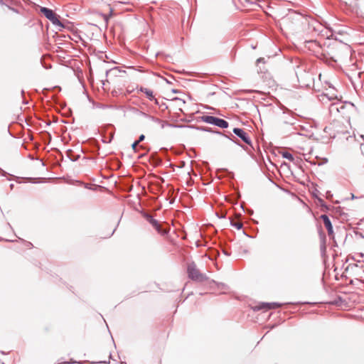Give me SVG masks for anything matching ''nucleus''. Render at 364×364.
<instances>
[{
    "label": "nucleus",
    "mask_w": 364,
    "mask_h": 364,
    "mask_svg": "<svg viewBox=\"0 0 364 364\" xmlns=\"http://www.w3.org/2000/svg\"><path fill=\"white\" fill-rule=\"evenodd\" d=\"M230 141L235 144L237 146L241 147L246 151L250 155L253 154V151L256 150L261 152L258 141L255 145L251 138H228Z\"/></svg>",
    "instance_id": "1"
},
{
    "label": "nucleus",
    "mask_w": 364,
    "mask_h": 364,
    "mask_svg": "<svg viewBox=\"0 0 364 364\" xmlns=\"http://www.w3.org/2000/svg\"><path fill=\"white\" fill-rule=\"evenodd\" d=\"M187 274L191 280L197 282H203L209 279L205 274L201 273L199 271L194 262H191L188 264Z\"/></svg>",
    "instance_id": "2"
},
{
    "label": "nucleus",
    "mask_w": 364,
    "mask_h": 364,
    "mask_svg": "<svg viewBox=\"0 0 364 364\" xmlns=\"http://www.w3.org/2000/svg\"><path fill=\"white\" fill-rule=\"evenodd\" d=\"M81 149L84 153L90 152L96 156L100 154V141L96 138H87L85 141H82Z\"/></svg>",
    "instance_id": "3"
},
{
    "label": "nucleus",
    "mask_w": 364,
    "mask_h": 364,
    "mask_svg": "<svg viewBox=\"0 0 364 364\" xmlns=\"http://www.w3.org/2000/svg\"><path fill=\"white\" fill-rule=\"evenodd\" d=\"M96 11L102 15L105 22L107 23L109 18L113 16L114 9L107 0H101L97 4Z\"/></svg>",
    "instance_id": "4"
},
{
    "label": "nucleus",
    "mask_w": 364,
    "mask_h": 364,
    "mask_svg": "<svg viewBox=\"0 0 364 364\" xmlns=\"http://www.w3.org/2000/svg\"><path fill=\"white\" fill-rule=\"evenodd\" d=\"M40 11L52 22L53 24L60 28H64L63 24L59 21V16H58L53 10L46 7H41Z\"/></svg>",
    "instance_id": "5"
},
{
    "label": "nucleus",
    "mask_w": 364,
    "mask_h": 364,
    "mask_svg": "<svg viewBox=\"0 0 364 364\" xmlns=\"http://www.w3.org/2000/svg\"><path fill=\"white\" fill-rule=\"evenodd\" d=\"M350 271L353 275L362 277L364 274V262L358 261L356 263H350L346 268L345 272Z\"/></svg>",
    "instance_id": "6"
},
{
    "label": "nucleus",
    "mask_w": 364,
    "mask_h": 364,
    "mask_svg": "<svg viewBox=\"0 0 364 364\" xmlns=\"http://www.w3.org/2000/svg\"><path fill=\"white\" fill-rule=\"evenodd\" d=\"M291 303H279V302H260L257 305L252 307L253 311H257L260 310H269L281 307L284 304H290Z\"/></svg>",
    "instance_id": "7"
},
{
    "label": "nucleus",
    "mask_w": 364,
    "mask_h": 364,
    "mask_svg": "<svg viewBox=\"0 0 364 364\" xmlns=\"http://www.w3.org/2000/svg\"><path fill=\"white\" fill-rule=\"evenodd\" d=\"M203 120L208 124H212L221 128H226L228 127V122L223 119H220L213 116H204Z\"/></svg>",
    "instance_id": "8"
},
{
    "label": "nucleus",
    "mask_w": 364,
    "mask_h": 364,
    "mask_svg": "<svg viewBox=\"0 0 364 364\" xmlns=\"http://www.w3.org/2000/svg\"><path fill=\"white\" fill-rule=\"evenodd\" d=\"M36 138H24L23 142L21 143V146L26 150H32V149H39L41 145L35 141L34 139Z\"/></svg>",
    "instance_id": "9"
},
{
    "label": "nucleus",
    "mask_w": 364,
    "mask_h": 364,
    "mask_svg": "<svg viewBox=\"0 0 364 364\" xmlns=\"http://www.w3.org/2000/svg\"><path fill=\"white\" fill-rule=\"evenodd\" d=\"M320 218L322 220L327 230L330 239H334L333 228L329 217L326 214H322Z\"/></svg>",
    "instance_id": "10"
},
{
    "label": "nucleus",
    "mask_w": 364,
    "mask_h": 364,
    "mask_svg": "<svg viewBox=\"0 0 364 364\" xmlns=\"http://www.w3.org/2000/svg\"><path fill=\"white\" fill-rule=\"evenodd\" d=\"M144 139L145 138H139L137 141H135L132 144V148L135 152H137L139 149H141L144 151V153L143 154H144L151 149L149 146L146 144H141V142H142Z\"/></svg>",
    "instance_id": "11"
},
{
    "label": "nucleus",
    "mask_w": 364,
    "mask_h": 364,
    "mask_svg": "<svg viewBox=\"0 0 364 364\" xmlns=\"http://www.w3.org/2000/svg\"><path fill=\"white\" fill-rule=\"evenodd\" d=\"M141 215L142 216L144 217V218L149 223L151 226L159 233H162V232L160 230V225H159V222L156 220L155 218H154V217L147 213H145V212H142L141 213Z\"/></svg>",
    "instance_id": "12"
},
{
    "label": "nucleus",
    "mask_w": 364,
    "mask_h": 364,
    "mask_svg": "<svg viewBox=\"0 0 364 364\" xmlns=\"http://www.w3.org/2000/svg\"><path fill=\"white\" fill-rule=\"evenodd\" d=\"M319 235L321 237L320 250L321 255L323 257L326 253V237L321 229L319 230Z\"/></svg>",
    "instance_id": "13"
},
{
    "label": "nucleus",
    "mask_w": 364,
    "mask_h": 364,
    "mask_svg": "<svg viewBox=\"0 0 364 364\" xmlns=\"http://www.w3.org/2000/svg\"><path fill=\"white\" fill-rule=\"evenodd\" d=\"M139 92L144 93L146 97L150 100H153L154 99V92L149 88L141 87L139 90H137V92Z\"/></svg>",
    "instance_id": "14"
},
{
    "label": "nucleus",
    "mask_w": 364,
    "mask_h": 364,
    "mask_svg": "<svg viewBox=\"0 0 364 364\" xmlns=\"http://www.w3.org/2000/svg\"><path fill=\"white\" fill-rule=\"evenodd\" d=\"M317 203L321 207L323 210L328 211L330 210V206L321 198H317Z\"/></svg>",
    "instance_id": "15"
},
{
    "label": "nucleus",
    "mask_w": 364,
    "mask_h": 364,
    "mask_svg": "<svg viewBox=\"0 0 364 364\" xmlns=\"http://www.w3.org/2000/svg\"><path fill=\"white\" fill-rule=\"evenodd\" d=\"M282 156L284 159H286L289 160V161H294V157L293 154H291V153H289L288 151H282Z\"/></svg>",
    "instance_id": "16"
},
{
    "label": "nucleus",
    "mask_w": 364,
    "mask_h": 364,
    "mask_svg": "<svg viewBox=\"0 0 364 364\" xmlns=\"http://www.w3.org/2000/svg\"><path fill=\"white\" fill-rule=\"evenodd\" d=\"M47 178H31L29 182L32 183H40L46 182Z\"/></svg>",
    "instance_id": "17"
},
{
    "label": "nucleus",
    "mask_w": 364,
    "mask_h": 364,
    "mask_svg": "<svg viewBox=\"0 0 364 364\" xmlns=\"http://www.w3.org/2000/svg\"><path fill=\"white\" fill-rule=\"evenodd\" d=\"M233 132L237 136H245L247 135V133H245L243 129H239V128H234L233 129Z\"/></svg>",
    "instance_id": "18"
},
{
    "label": "nucleus",
    "mask_w": 364,
    "mask_h": 364,
    "mask_svg": "<svg viewBox=\"0 0 364 364\" xmlns=\"http://www.w3.org/2000/svg\"><path fill=\"white\" fill-rule=\"evenodd\" d=\"M230 225L235 228L237 230H241L243 227L242 223L232 220L230 221Z\"/></svg>",
    "instance_id": "19"
},
{
    "label": "nucleus",
    "mask_w": 364,
    "mask_h": 364,
    "mask_svg": "<svg viewBox=\"0 0 364 364\" xmlns=\"http://www.w3.org/2000/svg\"><path fill=\"white\" fill-rule=\"evenodd\" d=\"M344 301L343 299L341 296H338L337 298L332 302L334 305H341Z\"/></svg>",
    "instance_id": "20"
},
{
    "label": "nucleus",
    "mask_w": 364,
    "mask_h": 364,
    "mask_svg": "<svg viewBox=\"0 0 364 364\" xmlns=\"http://www.w3.org/2000/svg\"><path fill=\"white\" fill-rule=\"evenodd\" d=\"M222 248V251L223 252V254L226 256H230L231 255V251L230 250V248H226L224 245H223L221 247Z\"/></svg>",
    "instance_id": "21"
},
{
    "label": "nucleus",
    "mask_w": 364,
    "mask_h": 364,
    "mask_svg": "<svg viewBox=\"0 0 364 364\" xmlns=\"http://www.w3.org/2000/svg\"><path fill=\"white\" fill-rule=\"evenodd\" d=\"M20 240H21L24 244L25 246L28 248H32L33 247V244L31 242L26 241L23 239L19 238Z\"/></svg>",
    "instance_id": "22"
},
{
    "label": "nucleus",
    "mask_w": 364,
    "mask_h": 364,
    "mask_svg": "<svg viewBox=\"0 0 364 364\" xmlns=\"http://www.w3.org/2000/svg\"><path fill=\"white\" fill-rule=\"evenodd\" d=\"M321 194V193L319 192V191H318L317 189H315L313 192H312V196L314 198H315L316 200H317V198H320L319 197V195Z\"/></svg>",
    "instance_id": "23"
},
{
    "label": "nucleus",
    "mask_w": 364,
    "mask_h": 364,
    "mask_svg": "<svg viewBox=\"0 0 364 364\" xmlns=\"http://www.w3.org/2000/svg\"><path fill=\"white\" fill-rule=\"evenodd\" d=\"M112 139L113 138H105V137H102V138H101V141L102 143H105V144H109V143H111Z\"/></svg>",
    "instance_id": "24"
},
{
    "label": "nucleus",
    "mask_w": 364,
    "mask_h": 364,
    "mask_svg": "<svg viewBox=\"0 0 364 364\" xmlns=\"http://www.w3.org/2000/svg\"><path fill=\"white\" fill-rule=\"evenodd\" d=\"M325 196L327 199H331L333 198V193L331 191H327L326 192Z\"/></svg>",
    "instance_id": "25"
},
{
    "label": "nucleus",
    "mask_w": 364,
    "mask_h": 364,
    "mask_svg": "<svg viewBox=\"0 0 364 364\" xmlns=\"http://www.w3.org/2000/svg\"><path fill=\"white\" fill-rule=\"evenodd\" d=\"M360 139L363 140V142H360V151H361L362 154H364V138H360Z\"/></svg>",
    "instance_id": "26"
},
{
    "label": "nucleus",
    "mask_w": 364,
    "mask_h": 364,
    "mask_svg": "<svg viewBox=\"0 0 364 364\" xmlns=\"http://www.w3.org/2000/svg\"><path fill=\"white\" fill-rule=\"evenodd\" d=\"M8 174L7 172H6L4 170L0 168V175L3 176H6Z\"/></svg>",
    "instance_id": "27"
},
{
    "label": "nucleus",
    "mask_w": 364,
    "mask_h": 364,
    "mask_svg": "<svg viewBox=\"0 0 364 364\" xmlns=\"http://www.w3.org/2000/svg\"><path fill=\"white\" fill-rule=\"evenodd\" d=\"M296 304H311V305H314L315 303H311V302H309V301H305V302H297Z\"/></svg>",
    "instance_id": "28"
},
{
    "label": "nucleus",
    "mask_w": 364,
    "mask_h": 364,
    "mask_svg": "<svg viewBox=\"0 0 364 364\" xmlns=\"http://www.w3.org/2000/svg\"><path fill=\"white\" fill-rule=\"evenodd\" d=\"M80 158V155L75 156L73 158H70L71 161H76Z\"/></svg>",
    "instance_id": "29"
},
{
    "label": "nucleus",
    "mask_w": 364,
    "mask_h": 364,
    "mask_svg": "<svg viewBox=\"0 0 364 364\" xmlns=\"http://www.w3.org/2000/svg\"><path fill=\"white\" fill-rule=\"evenodd\" d=\"M242 233H243L245 235H246L247 237H250V238H254V237H255V236H253V235H248V234L246 232V231H245V230H243V231H242Z\"/></svg>",
    "instance_id": "30"
},
{
    "label": "nucleus",
    "mask_w": 364,
    "mask_h": 364,
    "mask_svg": "<svg viewBox=\"0 0 364 364\" xmlns=\"http://www.w3.org/2000/svg\"><path fill=\"white\" fill-rule=\"evenodd\" d=\"M71 139H72V138H64V137H62V138H60V140H61V141H63V142H65V141H68V139H70V140Z\"/></svg>",
    "instance_id": "31"
},
{
    "label": "nucleus",
    "mask_w": 364,
    "mask_h": 364,
    "mask_svg": "<svg viewBox=\"0 0 364 364\" xmlns=\"http://www.w3.org/2000/svg\"><path fill=\"white\" fill-rule=\"evenodd\" d=\"M331 240H333V247H337L338 245H337V242H336L335 238L334 239H331Z\"/></svg>",
    "instance_id": "32"
},
{
    "label": "nucleus",
    "mask_w": 364,
    "mask_h": 364,
    "mask_svg": "<svg viewBox=\"0 0 364 364\" xmlns=\"http://www.w3.org/2000/svg\"><path fill=\"white\" fill-rule=\"evenodd\" d=\"M84 188H87V189H91V188L90 187V185L88 183H85Z\"/></svg>",
    "instance_id": "33"
},
{
    "label": "nucleus",
    "mask_w": 364,
    "mask_h": 364,
    "mask_svg": "<svg viewBox=\"0 0 364 364\" xmlns=\"http://www.w3.org/2000/svg\"><path fill=\"white\" fill-rule=\"evenodd\" d=\"M327 162H328V159H327V158H323V163H322V164H326ZM319 165H321V164H320Z\"/></svg>",
    "instance_id": "34"
},
{
    "label": "nucleus",
    "mask_w": 364,
    "mask_h": 364,
    "mask_svg": "<svg viewBox=\"0 0 364 364\" xmlns=\"http://www.w3.org/2000/svg\"><path fill=\"white\" fill-rule=\"evenodd\" d=\"M360 237L364 238V235L361 232L357 233Z\"/></svg>",
    "instance_id": "35"
},
{
    "label": "nucleus",
    "mask_w": 364,
    "mask_h": 364,
    "mask_svg": "<svg viewBox=\"0 0 364 364\" xmlns=\"http://www.w3.org/2000/svg\"><path fill=\"white\" fill-rule=\"evenodd\" d=\"M98 363H105V364H107V363H109V360H108V361H105H105H100V362H98Z\"/></svg>",
    "instance_id": "36"
},
{
    "label": "nucleus",
    "mask_w": 364,
    "mask_h": 364,
    "mask_svg": "<svg viewBox=\"0 0 364 364\" xmlns=\"http://www.w3.org/2000/svg\"><path fill=\"white\" fill-rule=\"evenodd\" d=\"M9 187L12 190L14 188V183H11Z\"/></svg>",
    "instance_id": "37"
},
{
    "label": "nucleus",
    "mask_w": 364,
    "mask_h": 364,
    "mask_svg": "<svg viewBox=\"0 0 364 364\" xmlns=\"http://www.w3.org/2000/svg\"><path fill=\"white\" fill-rule=\"evenodd\" d=\"M116 229H117V227L113 230V231L110 234L109 237L112 236L114 234V232H115Z\"/></svg>",
    "instance_id": "38"
},
{
    "label": "nucleus",
    "mask_w": 364,
    "mask_h": 364,
    "mask_svg": "<svg viewBox=\"0 0 364 364\" xmlns=\"http://www.w3.org/2000/svg\"><path fill=\"white\" fill-rule=\"evenodd\" d=\"M109 136H110V137H112V136H113V132H110L109 133Z\"/></svg>",
    "instance_id": "39"
},
{
    "label": "nucleus",
    "mask_w": 364,
    "mask_h": 364,
    "mask_svg": "<svg viewBox=\"0 0 364 364\" xmlns=\"http://www.w3.org/2000/svg\"><path fill=\"white\" fill-rule=\"evenodd\" d=\"M356 198L353 193H351V199Z\"/></svg>",
    "instance_id": "40"
},
{
    "label": "nucleus",
    "mask_w": 364,
    "mask_h": 364,
    "mask_svg": "<svg viewBox=\"0 0 364 364\" xmlns=\"http://www.w3.org/2000/svg\"><path fill=\"white\" fill-rule=\"evenodd\" d=\"M218 215V218H225V216H224V215Z\"/></svg>",
    "instance_id": "41"
},
{
    "label": "nucleus",
    "mask_w": 364,
    "mask_h": 364,
    "mask_svg": "<svg viewBox=\"0 0 364 364\" xmlns=\"http://www.w3.org/2000/svg\"><path fill=\"white\" fill-rule=\"evenodd\" d=\"M170 149H171V150H173V151L174 153H176V154H177V153H178L177 151H176L174 150L173 147H171V148H170Z\"/></svg>",
    "instance_id": "42"
},
{
    "label": "nucleus",
    "mask_w": 364,
    "mask_h": 364,
    "mask_svg": "<svg viewBox=\"0 0 364 364\" xmlns=\"http://www.w3.org/2000/svg\"><path fill=\"white\" fill-rule=\"evenodd\" d=\"M41 162L42 166H45V163L42 160H41Z\"/></svg>",
    "instance_id": "43"
},
{
    "label": "nucleus",
    "mask_w": 364,
    "mask_h": 364,
    "mask_svg": "<svg viewBox=\"0 0 364 364\" xmlns=\"http://www.w3.org/2000/svg\"><path fill=\"white\" fill-rule=\"evenodd\" d=\"M28 157H30V158L31 159V160H33V159H34V158H33V157H32L31 154H29Z\"/></svg>",
    "instance_id": "44"
},
{
    "label": "nucleus",
    "mask_w": 364,
    "mask_h": 364,
    "mask_svg": "<svg viewBox=\"0 0 364 364\" xmlns=\"http://www.w3.org/2000/svg\"><path fill=\"white\" fill-rule=\"evenodd\" d=\"M161 150H167L166 147L161 148Z\"/></svg>",
    "instance_id": "45"
},
{
    "label": "nucleus",
    "mask_w": 364,
    "mask_h": 364,
    "mask_svg": "<svg viewBox=\"0 0 364 364\" xmlns=\"http://www.w3.org/2000/svg\"><path fill=\"white\" fill-rule=\"evenodd\" d=\"M109 359H112V354H111V353L109 354Z\"/></svg>",
    "instance_id": "46"
},
{
    "label": "nucleus",
    "mask_w": 364,
    "mask_h": 364,
    "mask_svg": "<svg viewBox=\"0 0 364 364\" xmlns=\"http://www.w3.org/2000/svg\"><path fill=\"white\" fill-rule=\"evenodd\" d=\"M263 60V59L259 58V59H258V60H257V62H260V61H261V60Z\"/></svg>",
    "instance_id": "47"
},
{
    "label": "nucleus",
    "mask_w": 364,
    "mask_h": 364,
    "mask_svg": "<svg viewBox=\"0 0 364 364\" xmlns=\"http://www.w3.org/2000/svg\"><path fill=\"white\" fill-rule=\"evenodd\" d=\"M181 149H184V145H181Z\"/></svg>",
    "instance_id": "48"
},
{
    "label": "nucleus",
    "mask_w": 364,
    "mask_h": 364,
    "mask_svg": "<svg viewBox=\"0 0 364 364\" xmlns=\"http://www.w3.org/2000/svg\"><path fill=\"white\" fill-rule=\"evenodd\" d=\"M0 353H1V354H4H4H6V353H5L4 351H2V350H1V351H0Z\"/></svg>",
    "instance_id": "49"
},
{
    "label": "nucleus",
    "mask_w": 364,
    "mask_h": 364,
    "mask_svg": "<svg viewBox=\"0 0 364 364\" xmlns=\"http://www.w3.org/2000/svg\"><path fill=\"white\" fill-rule=\"evenodd\" d=\"M275 326H276V325H273V326H271V328H274V327H275Z\"/></svg>",
    "instance_id": "50"
},
{
    "label": "nucleus",
    "mask_w": 364,
    "mask_h": 364,
    "mask_svg": "<svg viewBox=\"0 0 364 364\" xmlns=\"http://www.w3.org/2000/svg\"><path fill=\"white\" fill-rule=\"evenodd\" d=\"M1 364H5V363H4V362H2V363H1Z\"/></svg>",
    "instance_id": "51"
}]
</instances>
